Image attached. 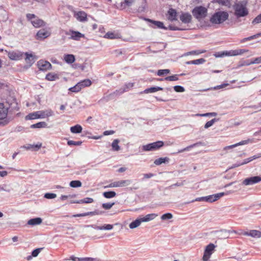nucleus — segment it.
<instances>
[{
  "mask_svg": "<svg viewBox=\"0 0 261 261\" xmlns=\"http://www.w3.org/2000/svg\"><path fill=\"white\" fill-rule=\"evenodd\" d=\"M53 115V111L51 110H47L46 111H39L30 113L25 117V118L26 119L32 120L37 118H44Z\"/></svg>",
  "mask_w": 261,
  "mask_h": 261,
  "instance_id": "1",
  "label": "nucleus"
},
{
  "mask_svg": "<svg viewBox=\"0 0 261 261\" xmlns=\"http://www.w3.org/2000/svg\"><path fill=\"white\" fill-rule=\"evenodd\" d=\"M234 15L237 18L244 17L248 15V11L245 6L242 2H238L233 6Z\"/></svg>",
  "mask_w": 261,
  "mask_h": 261,
  "instance_id": "2",
  "label": "nucleus"
},
{
  "mask_svg": "<svg viewBox=\"0 0 261 261\" xmlns=\"http://www.w3.org/2000/svg\"><path fill=\"white\" fill-rule=\"evenodd\" d=\"M192 12L193 16L200 21L207 16V9L204 7L199 6L195 7Z\"/></svg>",
  "mask_w": 261,
  "mask_h": 261,
  "instance_id": "3",
  "label": "nucleus"
},
{
  "mask_svg": "<svg viewBox=\"0 0 261 261\" xmlns=\"http://www.w3.org/2000/svg\"><path fill=\"white\" fill-rule=\"evenodd\" d=\"M228 14L227 12L224 11H219L215 13L212 15L210 19V21L212 23L219 24L223 22L228 19Z\"/></svg>",
  "mask_w": 261,
  "mask_h": 261,
  "instance_id": "4",
  "label": "nucleus"
},
{
  "mask_svg": "<svg viewBox=\"0 0 261 261\" xmlns=\"http://www.w3.org/2000/svg\"><path fill=\"white\" fill-rule=\"evenodd\" d=\"M8 108L4 106V103H0V124L6 125L8 124L10 119L7 117Z\"/></svg>",
  "mask_w": 261,
  "mask_h": 261,
  "instance_id": "5",
  "label": "nucleus"
},
{
  "mask_svg": "<svg viewBox=\"0 0 261 261\" xmlns=\"http://www.w3.org/2000/svg\"><path fill=\"white\" fill-rule=\"evenodd\" d=\"M164 145V142L162 141H158L155 142L149 143L142 146L143 151H153L159 149Z\"/></svg>",
  "mask_w": 261,
  "mask_h": 261,
  "instance_id": "6",
  "label": "nucleus"
},
{
  "mask_svg": "<svg viewBox=\"0 0 261 261\" xmlns=\"http://www.w3.org/2000/svg\"><path fill=\"white\" fill-rule=\"evenodd\" d=\"M216 246L212 243H210L205 247L203 256L202 257L203 261H208L211 255L213 253Z\"/></svg>",
  "mask_w": 261,
  "mask_h": 261,
  "instance_id": "7",
  "label": "nucleus"
},
{
  "mask_svg": "<svg viewBox=\"0 0 261 261\" xmlns=\"http://www.w3.org/2000/svg\"><path fill=\"white\" fill-rule=\"evenodd\" d=\"M25 55V62L27 64V67H30L37 59V57L32 53H25L24 54Z\"/></svg>",
  "mask_w": 261,
  "mask_h": 261,
  "instance_id": "8",
  "label": "nucleus"
},
{
  "mask_svg": "<svg viewBox=\"0 0 261 261\" xmlns=\"http://www.w3.org/2000/svg\"><path fill=\"white\" fill-rule=\"evenodd\" d=\"M24 53L19 50L8 52V56L12 60H19L23 58Z\"/></svg>",
  "mask_w": 261,
  "mask_h": 261,
  "instance_id": "9",
  "label": "nucleus"
},
{
  "mask_svg": "<svg viewBox=\"0 0 261 261\" xmlns=\"http://www.w3.org/2000/svg\"><path fill=\"white\" fill-rule=\"evenodd\" d=\"M239 234H243L246 236H250L254 238H261V231L257 230H250L248 231H244L242 230H240Z\"/></svg>",
  "mask_w": 261,
  "mask_h": 261,
  "instance_id": "10",
  "label": "nucleus"
},
{
  "mask_svg": "<svg viewBox=\"0 0 261 261\" xmlns=\"http://www.w3.org/2000/svg\"><path fill=\"white\" fill-rule=\"evenodd\" d=\"M260 181H261V177L256 176L245 179L243 181V184L245 186L252 185Z\"/></svg>",
  "mask_w": 261,
  "mask_h": 261,
  "instance_id": "11",
  "label": "nucleus"
},
{
  "mask_svg": "<svg viewBox=\"0 0 261 261\" xmlns=\"http://www.w3.org/2000/svg\"><path fill=\"white\" fill-rule=\"evenodd\" d=\"M37 65L39 70L42 71L49 70L51 67V65L49 62L44 60H40L38 61Z\"/></svg>",
  "mask_w": 261,
  "mask_h": 261,
  "instance_id": "12",
  "label": "nucleus"
},
{
  "mask_svg": "<svg viewBox=\"0 0 261 261\" xmlns=\"http://www.w3.org/2000/svg\"><path fill=\"white\" fill-rule=\"evenodd\" d=\"M50 35V33L49 31L45 29H41L37 32L36 37L37 39L43 40L47 38Z\"/></svg>",
  "mask_w": 261,
  "mask_h": 261,
  "instance_id": "13",
  "label": "nucleus"
},
{
  "mask_svg": "<svg viewBox=\"0 0 261 261\" xmlns=\"http://www.w3.org/2000/svg\"><path fill=\"white\" fill-rule=\"evenodd\" d=\"M179 17L182 22L184 23H189L192 20L191 15L187 12H181Z\"/></svg>",
  "mask_w": 261,
  "mask_h": 261,
  "instance_id": "14",
  "label": "nucleus"
},
{
  "mask_svg": "<svg viewBox=\"0 0 261 261\" xmlns=\"http://www.w3.org/2000/svg\"><path fill=\"white\" fill-rule=\"evenodd\" d=\"M71 36L70 39L74 40H80V38H84L85 35L78 31H70Z\"/></svg>",
  "mask_w": 261,
  "mask_h": 261,
  "instance_id": "15",
  "label": "nucleus"
},
{
  "mask_svg": "<svg viewBox=\"0 0 261 261\" xmlns=\"http://www.w3.org/2000/svg\"><path fill=\"white\" fill-rule=\"evenodd\" d=\"M31 23L35 28H40L45 25V22L37 17L33 20H31Z\"/></svg>",
  "mask_w": 261,
  "mask_h": 261,
  "instance_id": "16",
  "label": "nucleus"
},
{
  "mask_svg": "<svg viewBox=\"0 0 261 261\" xmlns=\"http://www.w3.org/2000/svg\"><path fill=\"white\" fill-rule=\"evenodd\" d=\"M115 185L116 188L117 187H123L129 186L132 183V180L129 179L121 180L119 181H116Z\"/></svg>",
  "mask_w": 261,
  "mask_h": 261,
  "instance_id": "17",
  "label": "nucleus"
},
{
  "mask_svg": "<svg viewBox=\"0 0 261 261\" xmlns=\"http://www.w3.org/2000/svg\"><path fill=\"white\" fill-rule=\"evenodd\" d=\"M168 19L171 21L176 20L177 12L175 10L171 8L168 10Z\"/></svg>",
  "mask_w": 261,
  "mask_h": 261,
  "instance_id": "18",
  "label": "nucleus"
},
{
  "mask_svg": "<svg viewBox=\"0 0 261 261\" xmlns=\"http://www.w3.org/2000/svg\"><path fill=\"white\" fill-rule=\"evenodd\" d=\"M158 216V215L154 213L149 214L146 215L145 217L141 218L142 222H148L152 220Z\"/></svg>",
  "mask_w": 261,
  "mask_h": 261,
  "instance_id": "19",
  "label": "nucleus"
},
{
  "mask_svg": "<svg viewBox=\"0 0 261 261\" xmlns=\"http://www.w3.org/2000/svg\"><path fill=\"white\" fill-rule=\"evenodd\" d=\"M42 222V220L40 218H35L31 219L28 221V224L30 225H36L40 224Z\"/></svg>",
  "mask_w": 261,
  "mask_h": 261,
  "instance_id": "20",
  "label": "nucleus"
},
{
  "mask_svg": "<svg viewBox=\"0 0 261 261\" xmlns=\"http://www.w3.org/2000/svg\"><path fill=\"white\" fill-rule=\"evenodd\" d=\"M64 60L68 64H72L75 61V57L72 54H66L64 56Z\"/></svg>",
  "mask_w": 261,
  "mask_h": 261,
  "instance_id": "21",
  "label": "nucleus"
},
{
  "mask_svg": "<svg viewBox=\"0 0 261 261\" xmlns=\"http://www.w3.org/2000/svg\"><path fill=\"white\" fill-rule=\"evenodd\" d=\"M42 146V143H39L36 145L29 144L27 146H24L23 147L27 149V150L32 149L33 150H38Z\"/></svg>",
  "mask_w": 261,
  "mask_h": 261,
  "instance_id": "22",
  "label": "nucleus"
},
{
  "mask_svg": "<svg viewBox=\"0 0 261 261\" xmlns=\"http://www.w3.org/2000/svg\"><path fill=\"white\" fill-rule=\"evenodd\" d=\"M94 228L97 230H111L113 228V225L112 224H105L102 226H95L93 227Z\"/></svg>",
  "mask_w": 261,
  "mask_h": 261,
  "instance_id": "23",
  "label": "nucleus"
},
{
  "mask_svg": "<svg viewBox=\"0 0 261 261\" xmlns=\"http://www.w3.org/2000/svg\"><path fill=\"white\" fill-rule=\"evenodd\" d=\"M163 88L160 87H152L147 89H146L144 91V93H154L158 91L163 90Z\"/></svg>",
  "mask_w": 261,
  "mask_h": 261,
  "instance_id": "24",
  "label": "nucleus"
},
{
  "mask_svg": "<svg viewBox=\"0 0 261 261\" xmlns=\"http://www.w3.org/2000/svg\"><path fill=\"white\" fill-rule=\"evenodd\" d=\"M82 127L80 124L71 126L70 128L71 132L73 134H79L82 132Z\"/></svg>",
  "mask_w": 261,
  "mask_h": 261,
  "instance_id": "25",
  "label": "nucleus"
},
{
  "mask_svg": "<svg viewBox=\"0 0 261 261\" xmlns=\"http://www.w3.org/2000/svg\"><path fill=\"white\" fill-rule=\"evenodd\" d=\"M45 79L49 81H54L59 79V77L57 74L48 73L46 74Z\"/></svg>",
  "mask_w": 261,
  "mask_h": 261,
  "instance_id": "26",
  "label": "nucleus"
},
{
  "mask_svg": "<svg viewBox=\"0 0 261 261\" xmlns=\"http://www.w3.org/2000/svg\"><path fill=\"white\" fill-rule=\"evenodd\" d=\"M104 37L110 39H117L120 38V35L109 32L105 35Z\"/></svg>",
  "mask_w": 261,
  "mask_h": 261,
  "instance_id": "27",
  "label": "nucleus"
},
{
  "mask_svg": "<svg viewBox=\"0 0 261 261\" xmlns=\"http://www.w3.org/2000/svg\"><path fill=\"white\" fill-rule=\"evenodd\" d=\"M142 222L141 218L137 219L131 222L129 225V227L130 229H134L140 226Z\"/></svg>",
  "mask_w": 261,
  "mask_h": 261,
  "instance_id": "28",
  "label": "nucleus"
},
{
  "mask_svg": "<svg viewBox=\"0 0 261 261\" xmlns=\"http://www.w3.org/2000/svg\"><path fill=\"white\" fill-rule=\"evenodd\" d=\"M76 18L80 21H85L87 19V14L83 11H80L76 13Z\"/></svg>",
  "mask_w": 261,
  "mask_h": 261,
  "instance_id": "29",
  "label": "nucleus"
},
{
  "mask_svg": "<svg viewBox=\"0 0 261 261\" xmlns=\"http://www.w3.org/2000/svg\"><path fill=\"white\" fill-rule=\"evenodd\" d=\"M81 89L86 87H89L92 84L91 81L89 79H85L78 83Z\"/></svg>",
  "mask_w": 261,
  "mask_h": 261,
  "instance_id": "30",
  "label": "nucleus"
},
{
  "mask_svg": "<svg viewBox=\"0 0 261 261\" xmlns=\"http://www.w3.org/2000/svg\"><path fill=\"white\" fill-rule=\"evenodd\" d=\"M147 20L148 21H149V22H151L152 23L154 24L158 28L164 29H165V30L167 29V28H166L164 26V23L162 22H161V21L152 20H151V19H147Z\"/></svg>",
  "mask_w": 261,
  "mask_h": 261,
  "instance_id": "31",
  "label": "nucleus"
},
{
  "mask_svg": "<svg viewBox=\"0 0 261 261\" xmlns=\"http://www.w3.org/2000/svg\"><path fill=\"white\" fill-rule=\"evenodd\" d=\"M205 62V60L203 58L187 61L186 62V64L189 65V64H195V65H199L204 63Z\"/></svg>",
  "mask_w": 261,
  "mask_h": 261,
  "instance_id": "32",
  "label": "nucleus"
},
{
  "mask_svg": "<svg viewBox=\"0 0 261 261\" xmlns=\"http://www.w3.org/2000/svg\"><path fill=\"white\" fill-rule=\"evenodd\" d=\"M47 125V124L45 122H39L31 125L30 127L32 128H39L46 127Z\"/></svg>",
  "mask_w": 261,
  "mask_h": 261,
  "instance_id": "33",
  "label": "nucleus"
},
{
  "mask_svg": "<svg viewBox=\"0 0 261 261\" xmlns=\"http://www.w3.org/2000/svg\"><path fill=\"white\" fill-rule=\"evenodd\" d=\"M93 201H94V200L93 198H90V197H87L83 199L74 201V202H73V203H92Z\"/></svg>",
  "mask_w": 261,
  "mask_h": 261,
  "instance_id": "34",
  "label": "nucleus"
},
{
  "mask_svg": "<svg viewBox=\"0 0 261 261\" xmlns=\"http://www.w3.org/2000/svg\"><path fill=\"white\" fill-rule=\"evenodd\" d=\"M135 0H124L121 3V7L125 9L126 7H129L135 2Z\"/></svg>",
  "mask_w": 261,
  "mask_h": 261,
  "instance_id": "35",
  "label": "nucleus"
},
{
  "mask_svg": "<svg viewBox=\"0 0 261 261\" xmlns=\"http://www.w3.org/2000/svg\"><path fill=\"white\" fill-rule=\"evenodd\" d=\"M102 195L104 197L110 199L115 197L116 193L114 191H108L103 192Z\"/></svg>",
  "mask_w": 261,
  "mask_h": 261,
  "instance_id": "36",
  "label": "nucleus"
},
{
  "mask_svg": "<svg viewBox=\"0 0 261 261\" xmlns=\"http://www.w3.org/2000/svg\"><path fill=\"white\" fill-rule=\"evenodd\" d=\"M119 140L118 139H115L112 143V149L114 151H119L120 149V147L118 145Z\"/></svg>",
  "mask_w": 261,
  "mask_h": 261,
  "instance_id": "37",
  "label": "nucleus"
},
{
  "mask_svg": "<svg viewBox=\"0 0 261 261\" xmlns=\"http://www.w3.org/2000/svg\"><path fill=\"white\" fill-rule=\"evenodd\" d=\"M261 36V32L259 33H257L255 35H252L251 36H250V37H247V38H244L243 39H242L241 41V43H244L246 41H250V40H253V39H256L259 37Z\"/></svg>",
  "mask_w": 261,
  "mask_h": 261,
  "instance_id": "38",
  "label": "nucleus"
},
{
  "mask_svg": "<svg viewBox=\"0 0 261 261\" xmlns=\"http://www.w3.org/2000/svg\"><path fill=\"white\" fill-rule=\"evenodd\" d=\"M247 143H248V141H247V140L242 141L240 142H239L238 143H236L235 144H233V145H230V146H226L224 148V150H226V149H231V148H234L235 147H237L238 146L247 144Z\"/></svg>",
  "mask_w": 261,
  "mask_h": 261,
  "instance_id": "39",
  "label": "nucleus"
},
{
  "mask_svg": "<svg viewBox=\"0 0 261 261\" xmlns=\"http://www.w3.org/2000/svg\"><path fill=\"white\" fill-rule=\"evenodd\" d=\"M202 144L201 142H198V143L193 144L191 145H190V146H188V147H186V148H184L182 149L179 150L178 151L177 153H181V152H182L184 151H188V150H189V149L190 148H193L194 147L197 146L199 144Z\"/></svg>",
  "mask_w": 261,
  "mask_h": 261,
  "instance_id": "40",
  "label": "nucleus"
},
{
  "mask_svg": "<svg viewBox=\"0 0 261 261\" xmlns=\"http://www.w3.org/2000/svg\"><path fill=\"white\" fill-rule=\"evenodd\" d=\"M70 186L73 188H78L82 186V182L80 180H72L70 182Z\"/></svg>",
  "mask_w": 261,
  "mask_h": 261,
  "instance_id": "41",
  "label": "nucleus"
},
{
  "mask_svg": "<svg viewBox=\"0 0 261 261\" xmlns=\"http://www.w3.org/2000/svg\"><path fill=\"white\" fill-rule=\"evenodd\" d=\"M168 160H169V159L167 158H159V159L155 160L154 162V163L156 165H160L162 164V163H165L166 161H168Z\"/></svg>",
  "mask_w": 261,
  "mask_h": 261,
  "instance_id": "42",
  "label": "nucleus"
},
{
  "mask_svg": "<svg viewBox=\"0 0 261 261\" xmlns=\"http://www.w3.org/2000/svg\"><path fill=\"white\" fill-rule=\"evenodd\" d=\"M8 18L7 12L4 10H2L0 14V20L3 21H6Z\"/></svg>",
  "mask_w": 261,
  "mask_h": 261,
  "instance_id": "43",
  "label": "nucleus"
},
{
  "mask_svg": "<svg viewBox=\"0 0 261 261\" xmlns=\"http://www.w3.org/2000/svg\"><path fill=\"white\" fill-rule=\"evenodd\" d=\"M178 74H174L171 76H169L167 77H166L164 79V80L168 81H176L178 80Z\"/></svg>",
  "mask_w": 261,
  "mask_h": 261,
  "instance_id": "44",
  "label": "nucleus"
},
{
  "mask_svg": "<svg viewBox=\"0 0 261 261\" xmlns=\"http://www.w3.org/2000/svg\"><path fill=\"white\" fill-rule=\"evenodd\" d=\"M79 85H80L77 83L74 86L69 88L68 90L72 92H78L81 90V87H80Z\"/></svg>",
  "mask_w": 261,
  "mask_h": 261,
  "instance_id": "45",
  "label": "nucleus"
},
{
  "mask_svg": "<svg viewBox=\"0 0 261 261\" xmlns=\"http://www.w3.org/2000/svg\"><path fill=\"white\" fill-rule=\"evenodd\" d=\"M205 52V50H193V51L187 53L185 54V55L186 56H189V55H199V54L204 53Z\"/></svg>",
  "mask_w": 261,
  "mask_h": 261,
  "instance_id": "46",
  "label": "nucleus"
},
{
  "mask_svg": "<svg viewBox=\"0 0 261 261\" xmlns=\"http://www.w3.org/2000/svg\"><path fill=\"white\" fill-rule=\"evenodd\" d=\"M170 70L169 69H160L157 72V74L159 76H163L169 73Z\"/></svg>",
  "mask_w": 261,
  "mask_h": 261,
  "instance_id": "47",
  "label": "nucleus"
},
{
  "mask_svg": "<svg viewBox=\"0 0 261 261\" xmlns=\"http://www.w3.org/2000/svg\"><path fill=\"white\" fill-rule=\"evenodd\" d=\"M218 120L217 119H216V118H214L213 119H212L211 120L207 122L205 125H204V128L205 129H207L208 128H209L210 127L212 126L215 122H216Z\"/></svg>",
  "mask_w": 261,
  "mask_h": 261,
  "instance_id": "48",
  "label": "nucleus"
},
{
  "mask_svg": "<svg viewBox=\"0 0 261 261\" xmlns=\"http://www.w3.org/2000/svg\"><path fill=\"white\" fill-rule=\"evenodd\" d=\"M186 182L185 180L182 181L181 182H177L176 183L173 184L170 186H169L167 189H172L174 187H181L184 185L185 182Z\"/></svg>",
  "mask_w": 261,
  "mask_h": 261,
  "instance_id": "49",
  "label": "nucleus"
},
{
  "mask_svg": "<svg viewBox=\"0 0 261 261\" xmlns=\"http://www.w3.org/2000/svg\"><path fill=\"white\" fill-rule=\"evenodd\" d=\"M173 218V215L171 213H166L163 215L161 218L162 220H169Z\"/></svg>",
  "mask_w": 261,
  "mask_h": 261,
  "instance_id": "50",
  "label": "nucleus"
},
{
  "mask_svg": "<svg viewBox=\"0 0 261 261\" xmlns=\"http://www.w3.org/2000/svg\"><path fill=\"white\" fill-rule=\"evenodd\" d=\"M240 55L239 49L233 50L230 51H226V56H237Z\"/></svg>",
  "mask_w": 261,
  "mask_h": 261,
  "instance_id": "51",
  "label": "nucleus"
},
{
  "mask_svg": "<svg viewBox=\"0 0 261 261\" xmlns=\"http://www.w3.org/2000/svg\"><path fill=\"white\" fill-rule=\"evenodd\" d=\"M115 204L114 202L112 203H105L102 204V207L105 210H109Z\"/></svg>",
  "mask_w": 261,
  "mask_h": 261,
  "instance_id": "52",
  "label": "nucleus"
},
{
  "mask_svg": "<svg viewBox=\"0 0 261 261\" xmlns=\"http://www.w3.org/2000/svg\"><path fill=\"white\" fill-rule=\"evenodd\" d=\"M217 114L215 112L207 113L205 114H197L196 115L200 117L216 116Z\"/></svg>",
  "mask_w": 261,
  "mask_h": 261,
  "instance_id": "53",
  "label": "nucleus"
},
{
  "mask_svg": "<svg viewBox=\"0 0 261 261\" xmlns=\"http://www.w3.org/2000/svg\"><path fill=\"white\" fill-rule=\"evenodd\" d=\"M82 141H74L72 140H69L67 142V144L69 146L71 145H75V146H80L82 144Z\"/></svg>",
  "mask_w": 261,
  "mask_h": 261,
  "instance_id": "54",
  "label": "nucleus"
},
{
  "mask_svg": "<svg viewBox=\"0 0 261 261\" xmlns=\"http://www.w3.org/2000/svg\"><path fill=\"white\" fill-rule=\"evenodd\" d=\"M226 194L224 192H221V193H217L215 194H213L214 200L216 201Z\"/></svg>",
  "mask_w": 261,
  "mask_h": 261,
  "instance_id": "55",
  "label": "nucleus"
},
{
  "mask_svg": "<svg viewBox=\"0 0 261 261\" xmlns=\"http://www.w3.org/2000/svg\"><path fill=\"white\" fill-rule=\"evenodd\" d=\"M221 231L223 233H224V236L226 238H228V233H230V232H233V233H238L239 234V233L240 232V231L239 232H237L236 230H232V231H230V230H227L226 229H224V230H221Z\"/></svg>",
  "mask_w": 261,
  "mask_h": 261,
  "instance_id": "56",
  "label": "nucleus"
},
{
  "mask_svg": "<svg viewBox=\"0 0 261 261\" xmlns=\"http://www.w3.org/2000/svg\"><path fill=\"white\" fill-rule=\"evenodd\" d=\"M173 88L177 92H183L185 91V88L181 86H175Z\"/></svg>",
  "mask_w": 261,
  "mask_h": 261,
  "instance_id": "57",
  "label": "nucleus"
},
{
  "mask_svg": "<svg viewBox=\"0 0 261 261\" xmlns=\"http://www.w3.org/2000/svg\"><path fill=\"white\" fill-rule=\"evenodd\" d=\"M44 197L47 199H53L57 197V195L54 193H47L45 194Z\"/></svg>",
  "mask_w": 261,
  "mask_h": 261,
  "instance_id": "58",
  "label": "nucleus"
},
{
  "mask_svg": "<svg viewBox=\"0 0 261 261\" xmlns=\"http://www.w3.org/2000/svg\"><path fill=\"white\" fill-rule=\"evenodd\" d=\"M43 248H37L35 250H34L32 252V255L33 256V257H36L38 256V255L39 254V253L40 252L41 250Z\"/></svg>",
  "mask_w": 261,
  "mask_h": 261,
  "instance_id": "59",
  "label": "nucleus"
},
{
  "mask_svg": "<svg viewBox=\"0 0 261 261\" xmlns=\"http://www.w3.org/2000/svg\"><path fill=\"white\" fill-rule=\"evenodd\" d=\"M205 201L208 202H215L213 195H209L205 197Z\"/></svg>",
  "mask_w": 261,
  "mask_h": 261,
  "instance_id": "60",
  "label": "nucleus"
},
{
  "mask_svg": "<svg viewBox=\"0 0 261 261\" xmlns=\"http://www.w3.org/2000/svg\"><path fill=\"white\" fill-rule=\"evenodd\" d=\"M134 86V83H128L125 85V88L123 89V90L121 92V93L124 92V91H127L129 89H130Z\"/></svg>",
  "mask_w": 261,
  "mask_h": 261,
  "instance_id": "61",
  "label": "nucleus"
},
{
  "mask_svg": "<svg viewBox=\"0 0 261 261\" xmlns=\"http://www.w3.org/2000/svg\"><path fill=\"white\" fill-rule=\"evenodd\" d=\"M101 213H102V212H99L98 211H95L94 212H90L85 213V214H86V216H87L88 215H100Z\"/></svg>",
  "mask_w": 261,
  "mask_h": 261,
  "instance_id": "62",
  "label": "nucleus"
},
{
  "mask_svg": "<svg viewBox=\"0 0 261 261\" xmlns=\"http://www.w3.org/2000/svg\"><path fill=\"white\" fill-rule=\"evenodd\" d=\"M261 22V14L256 17L252 21V23L256 24Z\"/></svg>",
  "mask_w": 261,
  "mask_h": 261,
  "instance_id": "63",
  "label": "nucleus"
},
{
  "mask_svg": "<svg viewBox=\"0 0 261 261\" xmlns=\"http://www.w3.org/2000/svg\"><path fill=\"white\" fill-rule=\"evenodd\" d=\"M26 16H27V19L31 21V20H33L37 17L35 14H30V13L27 14Z\"/></svg>",
  "mask_w": 261,
  "mask_h": 261,
  "instance_id": "64",
  "label": "nucleus"
}]
</instances>
